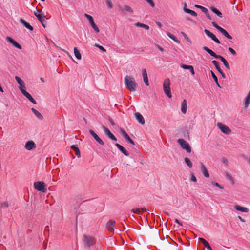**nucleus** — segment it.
Here are the masks:
<instances>
[{
	"label": "nucleus",
	"instance_id": "obj_1",
	"mask_svg": "<svg viewBox=\"0 0 250 250\" xmlns=\"http://www.w3.org/2000/svg\"><path fill=\"white\" fill-rule=\"evenodd\" d=\"M124 82L126 87L131 92L136 91L137 84L133 77L129 75L126 76L124 78Z\"/></svg>",
	"mask_w": 250,
	"mask_h": 250
},
{
	"label": "nucleus",
	"instance_id": "obj_2",
	"mask_svg": "<svg viewBox=\"0 0 250 250\" xmlns=\"http://www.w3.org/2000/svg\"><path fill=\"white\" fill-rule=\"evenodd\" d=\"M203 48L205 51H207L208 53H209L211 56L214 57L216 59H220L221 61V62L223 63L225 66L228 70H230V66L227 61L224 57H223L221 55L216 54L212 50L210 49L208 47L204 46L203 47Z\"/></svg>",
	"mask_w": 250,
	"mask_h": 250
},
{
	"label": "nucleus",
	"instance_id": "obj_3",
	"mask_svg": "<svg viewBox=\"0 0 250 250\" xmlns=\"http://www.w3.org/2000/svg\"><path fill=\"white\" fill-rule=\"evenodd\" d=\"M170 80L169 78H166L164 80L163 84V88L165 94L168 97L171 98L172 94L170 87Z\"/></svg>",
	"mask_w": 250,
	"mask_h": 250
},
{
	"label": "nucleus",
	"instance_id": "obj_4",
	"mask_svg": "<svg viewBox=\"0 0 250 250\" xmlns=\"http://www.w3.org/2000/svg\"><path fill=\"white\" fill-rule=\"evenodd\" d=\"M212 26L220 32L225 37L229 40L232 39V37L223 28L219 26L215 22L211 23Z\"/></svg>",
	"mask_w": 250,
	"mask_h": 250
},
{
	"label": "nucleus",
	"instance_id": "obj_5",
	"mask_svg": "<svg viewBox=\"0 0 250 250\" xmlns=\"http://www.w3.org/2000/svg\"><path fill=\"white\" fill-rule=\"evenodd\" d=\"M177 142L183 149H185L188 153L191 152V147L187 142L183 139H179Z\"/></svg>",
	"mask_w": 250,
	"mask_h": 250
},
{
	"label": "nucleus",
	"instance_id": "obj_6",
	"mask_svg": "<svg viewBox=\"0 0 250 250\" xmlns=\"http://www.w3.org/2000/svg\"><path fill=\"white\" fill-rule=\"evenodd\" d=\"M84 16L88 20L89 24L93 30L96 33H99L100 32V30L96 24L95 23L93 17L91 15L86 13L84 14Z\"/></svg>",
	"mask_w": 250,
	"mask_h": 250
},
{
	"label": "nucleus",
	"instance_id": "obj_7",
	"mask_svg": "<svg viewBox=\"0 0 250 250\" xmlns=\"http://www.w3.org/2000/svg\"><path fill=\"white\" fill-rule=\"evenodd\" d=\"M34 188L39 191L43 193H45L46 191L45 184L43 182H36L34 183Z\"/></svg>",
	"mask_w": 250,
	"mask_h": 250
},
{
	"label": "nucleus",
	"instance_id": "obj_8",
	"mask_svg": "<svg viewBox=\"0 0 250 250\" xmlns=\"http://www.w3.org/2000/svg\"><path fill=\"white\" fill-rule=\"evenodd\" d=\"M217 125L221 131L226 134H229L231 132V129L229 127L221 123H218Z\"/></svg>",
	"mask_w": 250,
	"mask_h": 250
},
{
	"label": "nucleus",
	"instance_id": "obj_9",
	"mask_svg": "<svg viewBox=\"0 0 250 250\" xmlns=\"http://www.w3.org/2000/svg\"><path fill=\"white\" fill-rule=\"evenodd\" d=\"M24 147L26 150L30 151L36 148V145L33 141H28L26 142Z\"/></svg>",
	"mask_w": 250,
	"mask_h": 250
},
{
	"label": "nucleus",
	"instance_id": "obj_10",
	"mask_svg": "<svg viewBox=\"0 0 250 250\" xmlns=\"http://www.w3.org/2000/svg\"><path fill=\"white\" fill-rule=\"evenodd\" d=\"M15 80L19 85V89L21 92L26 90V87L24 82L18 76L15 77Z\"/></svg>",
	"mask_w": 250,
	"mask_h": 250
},
{
	"label": "nucleus",
	"instance_id": "obj_11",
	"mask_svg": "<svg viewBox=\"0 0 250 250\" xmlns=\"http://www.w3.org/2000/svg\"><path fill=\"white\" fill-rule=\"evenodd\" d=\"M204 32L207 35V36L210 38L216 43L218 44H220L221 42L220 41L216 38V37L212 33L210 32L208 29H205Z\"/></svg>",
	"mask_w": 250,
	"mask_h": 250
},
{
	"label": "nucleus",
	"instance_id": "obj_12",
	"mask_svg": "<svg viewBox=\"0 0 250 250\" xmlns=\"http://www.w3.org/2000/svg\"><path fill=\"white\" fill-rule=\"evenodd\" d=\"M89 132L91 136L100 145L102 146L104 145V141L97 135V134L93 130H89Z\"/></svg>",
	"mask_w": 250,
	"mask_h": 250
},
{
	"label": "nucleus",
	"instance_id": "obj_13",
	"mask_svg": "<svg viewBox=\"0 0 250 250\" xmlns=\"http://www.w3.org/2000/svg\"><path fill=\"white\" fill-rule=\"evenodd\" d=\"M120 132L122 136L124 137V138L128 141L129 143L133 145H134V141L130 138L126 131L123 128L121 129Z\"/></svg>",
	"mask_w": 250,
	"mask_h": 250
},
{
	"label": "nucleus",
	"instance_id": "obj_14",
	"mask_svg": "<svg viewBox=\"0 0 250 250\" xmlns=\"http://www.w3.org/2000/svg\"><path fill=\"white\" fill-rule=\"evenodd\" d=\"M84 242L85 245L91 246L94 244L95 241L93 237L85 235L84 237Z\"/></svg>",
	"mask_w": 250,
	"mask_h": 250
},
{
	"label": "nucleus",
	"instance_id": "obj_15",
	"mask_svg": "<svg viewBox=\"0 0 250 250\" xmlns=\"http://www.w3.org/2000/svg\"><path fill=\"white\" fill-rule=\"evenodd\" d=\"M6 40L8 42H9L10 43L12 44L15 47H16V48H18L19 49H22L21 46L20 44H19L18 42H17L15 41H14L11 37H7L6 38Z\"/></svg>",
	"mask_w": 250,
	"mask_h": 250
},
{
	"label": "nucleus",
	"instance_id": "obj_16",
	"mask_svg": "<svg viewBox=\"0 0 250 250\" xmlns=\"http://www.w3.org/2000/svg\"><path fill=\"white\" fill-rule=\"evenodd\" d=\"M103 128L105 133V134L111 140L113 141H116L117 139L115 136L110 132V131L105 126H103Z\"/></svg>",
	"mask_w": 250,
	"mask_h": 250
},
{
	"label": "nucleus",
	"instance_id": "obj_17",
	"mask_svg": "<svg viewBox=\"0 0 250 250\" xmlns=\"http://www.w3.org/2000/svg\"><path fill=\"white\" fill-rule=\"evenodd\" d=\"M115 221L114 220H109L106 224V228L110 232L114 231V225L115 224Z\"/></svg>",
	"mask_w": 250,
	"mask_h": 250
},
{
	"label": "nucleus",
	"instance_id": "obj_18",
	"mask_svg": "<svg viewBox=\"0 0 250 250\" xmlns=\"http://www.w3.org/2000/svg\"><path fill=\"white\" fill-rule=\"evenodd\" d=\"M147 209L145 208H133L131 210V212L137 214H140L146 211Z\"/></svg>",
	"mask_w": 250,
	"mask_h": 250
},
{
	"label": "nucleus",
	"instance_id": "obj_19",
	"mask_svg": "<svg viewBox=\"0 0 250 250\" xmlns=\"http://www.w3.org/2000/svg\"><path fill=\"white\" fill-rule=\"evenodd\" d=\"M201 166V170L204 176L206 178H208L209 177V174L208 172V171L206 167V166L204 165V164L202 162L200 163Z\"/></svg>",
	"mask_w": 250,
	"mask_h": 250
},
{
	"label": "nucleus",
	"instance_id": "obj_20",
	"mask_svg": "<svg viewBox=\"0 0 250 250\" xmlns=\"http://www.w3.org/2000/svg\"><path fill=\"white\" fill-rule=\"evenodd\" d=\"M234 208L238 211L244 213H248L249 211L248 208L246 207H241L239 205H236L234 206Z\"/></svg>",
	"mask_w": 250,
	"mask_h": 250
},
{
	"label": "nucleus",
	"instance_id": "obj_21",
	"mask_svg": "<svg viewBox=\"0 0 250 250\" xmlns=\"http://www.w3.org/2000/svg\"><path fill=\"white\" fill-rule=\"evenodd\" d=\"M22 94L25 96L30 102H31L34 104H36V101L34 99V98L32 97V96L27 92L26 90H23L22 92H21Z\"/></svg>",
	"mask_w": 250,
	"mask_h": 250
},
{
	"label": "nucleus",
	"instance_id": "obj_22",
	"mask_svg": "<svg viewBox=\"0 0 250 250\" xmlns=\"http://www.w3.org/2000/svg\"><path fill=\"white\" fill-rule=\"evenodd\" d=\"M181 110L183 114H186L187 111V101L186 99H184L181 103Z\"/></svg>",
	"mask_w": 250,
	"mask_h": 250
},
{
	"label": "nucleus",
	"instance_id": "obj_23",
	"mask_svg": "<svg viewBox=\"0 0 250 250\" xmlns=\"http://www.w3.org/2000/svg\"><path fill=\"white\" fill-rule=\"evenodd\" d=\"M135 116L136 120L142 125H144L145 123L143 116L139 112H136L135 114Z\"/></svg>",
	"mask_w": 250,
	"mask_h": 250
},
{
	"label": "nucleus",
	"instance_id": "obj_24",
	"mask_svg": "<svg viewBox=\"0 0 250 250\" xmlns=\"http://www.w3.org/2000/svg\"><path fill=\"white\" fill-rule=\"evenodd\" d=\"M115 146L125 155L126 156L129 155L128 152L122 146L118 143L115 144Z\"/></svg>",
	"mask_w": 250,
	"mask_h": 250
},
{
	"label": "nucleus",
	"instance_id": "obj_25",
	"mask_svg": "<svg viewBox=\"0 0 250 250\" xmlns=\"http://www.w3.org/2000/svg\"><path fill=\"white\" fill-rule=\"evenodd\" d=\"M199 240L200 242L203 243L208 250H213L209 244L205 239L203 238H199Z\"/></svg>",
	"mask_w": 250,
	"mask_h": 250
},
{
	"label": "nucleus",
	"instance_id": "obj_26",
	"mask_svg": "<svg viewBox=\"0 0 250 250\" xmlns=\"http://www.w3.org/2000/svg\"><path fill=\"white\" fill-rule=\"evenodd\" d=\"M181 67H182V68H183L184 69L189 70L192 75H194L195 74L194 68L192 65H188L182 64L181 65Z\"/></svg>",
	"mask_w": 250,
	"mask_h": 250
},
{
	"label": "nucleus",
	"instance_id": "obj_27",
	"mask_svg": "<svg viewBox=\"0 0 250 250\" xmlns=\"http://www.w3.org/2000/svg\"><path fill=\"white\" fill-rule=\"evenodd\" d=\"M20 21L21 23H22L26 28L28 29L30 31H32L33 30V27L28 22L25 21L22 19H21Z\"/></svg>",
	"mask_w": 250,
	"mask_h": 250
},
{
	"label": "nucleus",
	"instance_id": "obj_28",
	"mask_svg": "<svg viewBox=\"0 0 250 250\" xmlns=\"http://www.w3.org/2000/svg\"><path fill=\"white\" fill-rule=\"evenodd\" d=\"M71 148L75 152L76 155L80 158L81 157V153L77 145H73L71 146Z\"/></svg>",
	"mask_w": 250,
	"mask_h": 250
},
{
	"label": "nucleus",
	"instance_id": "obj_29",
	"mask_svg": "<svg viewBox=\"0 0 250 250\" xmlns=\"http://www.w3.org/2000/svg\"><path fill=\"white\" fill-rule=\"evenodd\" d=\"M186 5V4H185V6L184 7V11L186 13H188L194 17H196L197 15V13L194 11L187 8Z\"/></svg>",
	"mask_w": 250,
	"mask_h": 250
},
{
	"label": "nucleus",
	"instance_id": "obj_30",
	"mask_svg": "<svg viewBox=\"0 0 250 250\" xmlns=\"http://www.w3.org/2000/svg\"><path fill=\"white\" fill-rule=\"evenodd\" d=\"M31 110L33 112V113L35 115V116L40 120H42L43 119V116L42 115V114L37 110L34 109V108H32L31 109Z\"/></svg>",
	"mask_w": 250,
	"mask_h": 250
},
{
	"label": "nucleus",
	"instance_id": "obj_31",
	"mask_svg": "<svg viewBox=\"0 0 250 250\" xmlns=\"http://www.w3.org/2000/svg\"><path fill=\"white\" fill-rule=\"evenodd\" d=\"M250 103V91L245 99V103H244V106L245 108H247L249 105V104Z\"/></svg>",
	"mask_w": 250,
	"mask_h": 250
},
{
	"label": "nucleus",
	"instance_id": "obj_32",
	"mask_svg": "<svg viewBox=\"0 0 250 250\" xmlns=\"http://www.w3.org/2000/svg\"><path fill=\"white\" fill-rule=\"evenodd\" d=\"M210 9L213 13L216 14L218 17L220 18L222 17V13L220 11H219L217 8L214 7H211Z\"/></svg>",
	"mask_w": 250,
	"mask_h": 250
},
{
	"label": "nucleus",
	"instance_id": "obj_33",
	"mask_svg": "<svg viewBox=\"0 0 250 250\" xmlns=\"http://www.w3.org/2000/svg\"><path fill=\"white\" fill-rule=\"evenodd\" d=\"M167 35L175 42H176L177 43H180V41L177 39V38L175 36H174L169 32H167Z\"/></svg>",
	"mask_w": 250,
	"mask_h": 250
},
{
	"label": "nucleus",
	"instance_id": "obj_34",
	"mask_svg": "<svg viewBox=\"0 0 250 250\" xmlns=\"http://www.w3.org/2000/svg\"><path fill=\"white\" fill-rule=\"evenodd\" d=\"M74 52L75 56L77 59H79V60L81 59V58H82L81 54H80L79 50L77 49V47H74Z\"/></svg>",
	"mask_w": 250,
	"mask_h": 250
},
{
	"label": "nucleus",
	"instance_id": "obj_35",
	"mask_svg": "<svg viewBox=\"0 0 250 250\" xmlns=\"http://www.w3.org/2000/svg\"><path fill=\"white\" fill-rule=\"evenodd\" d=\"M135 26L137 27L144 28L146 30H149V26L144 24L143 23H140V22L136 23L135 24Z\"/></svg>",
	"mask_w": 250,
	"mask_h": 250
},
{
	"label": "nucleus",
	"instance_id": "obj_36",
	"mask_svg": "<svg viewBox=\"0 0 250 250\" xmlns=\"http://www.w3.org/2000/svg\"><path fill=\"white\" fill-rule=\"evenodd\" d=\"M34 13L38 20H40L41 18L43 16V15L41 13V11L39 10H37Z\"/></svg>",
	"mask_w": 250,
	"mask_h": 250
},
{
	"label": "nucleus",
	"instance_id": "obj_37",
	"mask_svg": "<svg viewBox=\"0 0 250 250\" xmlns=\"http://www.w3.org/2000/svg\"><path fill=\"white\" fill-rule=\"evenodd\" d=\"M184 161L185 163L188 166V167L189 168H191L192 167V163L191 162V161L188 158H185Z\"/></svg>",
	"mask_w": 250,
	"mask_h": 250
},
{
	"label": "nucleus",
	"instance_id": "obj_38",
	"mask_svg": "<svg viewBox=\"0 0 250 250\" xmlns=\"http://www.w3.org/2000/svg\"><path fill=\"white\" fill-rule=\"evenodd\" d=\"M104 1L109 9L113 8V5L111 0H104Z\"/></svg>",
	"mask_w": 250,
	"mask_h": 250
},
{
	"label": "nucleus",
	"instance_id": "obj_39",
	"mask_svg": "<svg viewBox=\"0 0 250 250\" xmlns=\"http://www.w3.org/2000/svg\"><path fill=\"white\" fill-rule=\"evenodd\" d=\"M225 176H226V178H227V179L230 181L232 184H233L234 183L233 178L230 174H229L228 173H226Z\"/></svg>",
	"mask_w": 250,
	"mask_h": 250
},
{
	"label": "nucleus",
	"instance_id": "obj_40",
	"mask_svg": "<svg viewBox=\"0 0 250 250\" xmlns=\"http://www.w3.org/2000/svg\"><path fill=\"white\" fill-rule=\"evenodd\" d=\"M124 7V9L125 11L128 12L129 13H132L133 12V10L130 6L126 5H125Z\"/></svg>",
	"mask_w": 250,
	"mask_h": 250
},
{
	"label": "nucleus",
	"instance_id": "obj_41",
	"mask_svg": "<svg viewBox=\"0 0 250 250\" xmlns=\"http://www.w3.org/2000/svg\"><path fill=\"white\" fill-rule=\"evenodd\" d=\"M181 34L183 36L185 39L187 41L189 42L190 43H191V41L190 40V39L188 37V36L186 35V34L183 32H181Z\"/></svg>",
	"mask_w": 250,
	"mask_h": 250
},
{
	"label": "nucleus",
	"instance_id": "obj_42",
	"mask_svg": "<svg viewBox=\"0 0 250 250\" xmlns=\"http://www.w3.org/2000/svg\"><path fill=\"white\" fill-rule=\"evenodd\" d=\"M190 181L193 182H197V179L193 173L191 174V177L190 179Z\"/></svg>",
	"mask_w": 250,
	"mask_h": 250
},
{
	"label": "nucleus",
	"instance_id": "obj_43",
	"mask_svg": "<svg viewBox=\"0 0 250 250\" xmlns=\"http://www.w3.org/2000/svg\"><path fill=\"white\" fill-rule=\"evenodd\" d=\"M142 76H143V78H145V77H147V74L146 70V69L145 68L142 69Z\"/></svg>",
	"mask_w": 250,
	"mask_h": 250
},
{
	"label": "nucleus",
	"instance_id": "obj_44",
	"mask_svg": "<svg viewBox=\"0 0 250 250\" xmlns=\"http://www.w3.org/2000/svg\"><path fill=\"white\" fill-rule=\"evenodd\" d=\"M95 46H96L97 47H98L101 51H102L103 52H106V49L104 47H103L102 46H101V45L97 44H96L95 45Z\"/></svg>",
	"mask_w": 250,
	"mask_h": 250
},
{
	"label": "nucleus",
	"instance_id": "obj_45",
	"mask_svg": "<svg viewBox=\"0 0 250 250\" xmlns=\"http://www.w3.org/2000/svg\"><path fill=\"white\" fill-rule=\"evenodd\" d=\"M39 21L41 22V23H45L46 22V20H45V16L44 15L42 16L40 19V20H39Z\"/></svg>",
	"mask_w": 250,
	"mask_h": 250
},
{
	"label": "nucleus",
	"instance_id": "obj_46",
	"mask_svg": "<svg viewBox=\"0 0 250 250\" xmlns=\"http://www.w3.org/2000/svg\"><path fill=\"white\" fill-rule=\"evenodd\" d=\"M204 13H205V14L208 19H209V20H211V17H210L208 10V9L206 10Z\"/></svg>",
	"mask_w": 250,
	"mask_h": 250
},
{
	"label": "nucleus",
	"instance_id": "obj_47",
	"mask_svg": "<svg viewBox=\"0 0 250 250\" xmlns=\"http://www.w3.org/2000/svg\"><path fill=\"white\" fill-rule=\"evenodd\" d=\"M143 80H144V83H145V84L146 86H148L149 83L148 77H145V78H143Z\"/></svg>",
	"mask_w": 250,
	"mask_h": 250
},
{
	"label": "nucleus",
	"instance_id": "obj_48",
	"mask_svg": "<svg viewBox=\"0 0 250 250\" xmlns=\"http://www.w3.org/2000/svg\"><path fill=\"white\" fill-rule=\"evenodd\" d=\"M222 162L225 164L226 166H228L229 164V162L228 160L225 158H223L222 159Z\"/></svg>",
	"mask_w": 250,
	"mask_h": 250
},
{
	"label": "nucleus",
	"instance_id": "obj_49",
	"mask_svg": "<svg viewBox=\"0 0 250 250\" xmlns=\"http://www.w3.org/2000/svg\"><path fill=\"white\" fill-rule=\"evenodd\" d=\"M212 184L215 185V186L217 187L220 189H223L224 187L222 186H221L219 183L217 182H214L212 183Z\"/></svg>",
	"mask_w": 250,
	"mask_h": 250
},
{
	"label": "nucleus",
	"instance_id": "obj_50",
	"mask_svg": "<svg viewBox=\"0 0 250 250\" xmlns=\"http://www.w3.org/2000/svg\"><path fill=\"white\" fill-rule=\"evenodd\" d=\"M228 49L233 55L234 56L236 55V51L231 47H229Z\"/></svg>",
	"mask_w": 250,
	"mask_h": 250
},
{
	"label": "nucleus",
	"instance_id": "obj_51",
	"mask_svg": "<svg viewBox=\"0 0 250 250\" xmlns=\"http://www.w3.org/2000/svg\"><path fill=\"white\" fill-rule=\"evenodd\" d=\"M147 2H148L151 7H154L155 6V4L152 1V0H146Z\"/></svg>",
	"mask_w": 250,
	"mask_h": 250
},
{
	"label": "nucleus",
	"instance_id": "obj_52",
	"mask_svg": "<svg viewBox=\"0 0 250 250\" xmlns=\"http://www.w3.org/2000/svg\"><path fill=\"white\" fill-rule=\"evenodd\" d=\"M211 76H212L213 79H214L215 82H217L218 81V79H217V77H216V76L215 75V74L212 71H211Z\"/></svg>",
	"mask_w": 250,
	"mask_h": 250
},
{
	"label": "nucleus",
	"instance_id": "obj_53",
	"mask_svg": "<svg viewBox=\"0 0 250 250\" xmlns=\"http://www.w3.org/2000/svg\"><path fill=\"white\" fill-rule=\"evenodd\" d=\"M212 62L215 67H217V66L219 65L218 62L217 61L213 60L212 61Z\"/></svg>",
	"mask_w": 250,
	"mask_h": 250
},
{
	"label": "nucleus",
	"instance_id": "obj_54",
	"mask_svg": "<svg viewBox=\"0 0 250 250\" xmlns=\"http://www.w3.org/2000/svg\"><path fill=\"white\" fill-rule=\"evenodd\" d=\"M199 9L201 10V11L204 13L206 10H207L208 9L202 6H200V7H199Z\"/></svg>",
	"mask_w": 250,
	"mask_h": 250
},
{
	"label": "nucleus",
	"instance_id": "obj_55",
	"mask_svg": "<svg viewBox=\"0 0 250 250\" xmlns=\"http://www.w3.org/2000/svg\"><path fill=\"white\" fill-rule=\"evenodd\" d=\"M199 9L201 10V11L204 13L206 10H207L208 9L202 6H200V7H199Z\"/></svg>",
	"mask_w": 250,
	"mask_h": 250
},
{
	"label": "nucleus",
	"instance_id": "obj_56",
	"mask_svg": "<svg viewBox=\"0 0 250 250\" xmlns=\"http://www.w3.org/2000/svg\"><path fill=\"white\" fill-rule=\"evenodd\" d=\"M199 9L201 10V11L204 13L206 10H207L208 9L202 6H200V7H199Z\"/></svg>",
	"mask_w": 250,
	"mask_h": 250
},
{
	"label": "nucleus",
	"instance_id": "obj_57",
	"mask_svg": "<svg viewBox=\"0 0 250 250\" xmlns=\"http://www.w3.org/2000/svg\"><path fill=\"white\" fill-rule=\"evenodd\" d=\"M8 203L7 202H4L1 203V206L2 207L6 208L8 207Z\"/></svg>",
	"mask_w": 250,
	"mask_h": 250
},
{
	"label": "nucleus",
	"instance_id": "obj_58",
	"mask_svg": "<svg viewBox=\"0 0 250 250\" xmlns=\"http://www.w3.org/2000/svg\"><path fill=\"white\" fill-rule=\"evenodd\" d=\"M175 222L180 226H182V224L177 219H175Z\"/></svg>",
	"mask_w": 250,
	"mask_h": 250
},
{
	"label": "nucleus",
	"instance_id": "obj_59",
	"mask_svg": "<svg viewBox=\"0 0 250 250\" xmlns=\"http://www.w3.org/2000/svg\"><path fill=\"white\" fill-rule=\"evenodd\" d=\"M238 219L242 222H245V220L242 218L240 216H238Z\"/></svg>",
	"mask_w": 250,
	"mask_h": 250
},
{
	"label": "nucleus",
	"instance_id": "obj_60",
	"mask_svg": "<svg viewBox=\"0 0 250 250\" xmlns=\"http://www.w3.org/2000/svg\"><path fill=\"white\" fill-rule=\"evenodd\" d=\"M219 73L221 74V75L222 77L223 78H226L225 74L224 73V72H223L222 71H221V72H220Z\"/></svg>",
	"mask_w": 250,
	"mask_h": 250
},
{
	"label": "nucleus",
	"instance_id": "obj_61",
	"mask_svg": "<svg viewBox=\"0 0 250 250\" xmlns=\"http://www.w3.org/2000/svg\"><path fill=\"white\" fill-rule=\"evenodd\" d=\"M216 69L219 72L222 71V70H221L219 65L217 66V67H216Z\"/></svg>",
	"mask_w": 250,
	"mask_h": 250
},
{
	"label": "nucleus",
	"instance_id": "obj_62",
	"mask_svg": "<svg viewBox=\"0 0 250 250\" xmlns=\"http://www.w3.org/2000/svg\"><path fill=\"white\" fill-rule=\"evenodd\" d=\"M156 24H157V25L158 26V27H160V28H161V27H162V24H161L160 22H156Z\"/></svg>",
	"mask_w": 250,
	"mask_h": 250
},
{
	"label": "nucleus",
	"instance_id": "obj_63",
	"mask_svg": "<svg viewBox=\"0 0 250 250\" xmlns=\"http://www.w3.org/2000/svg\"><path fill=\"white\" fill-rule=\"evenodd\" d=\"M158 49H159V50H160L161 51H163L164 49L163 48H162L161 47L158 46Z\"/></svg>",
	"mask_w": 250,
	"mask_h": 250
},
{
	"label": "nucleus",
	"instance_id": "obj_64",
	"mask_svg": "<svg viewBox=\"0 0 250 250\" xmlns=\"http://www.w3.org/2000/svg\"><path fill=\"white\" fill-rule=\"evenodd\" d=\"M215 83L216 84V85L220 88H221V86L218 83V81H217V82H215Z\"/></svg>",
	"mask_w": 250,
	"mask_h": 250
}]
</instances>
